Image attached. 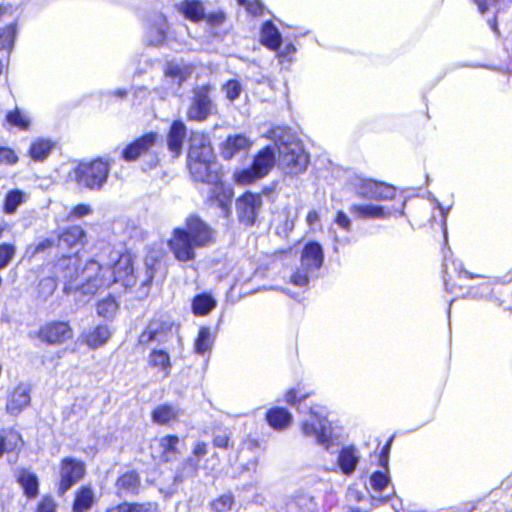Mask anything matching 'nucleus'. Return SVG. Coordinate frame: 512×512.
I'll return each mask as SVG.
<instances>
[{"instance_id": "f257e3e1", "label": "nucleus", "mask_w": 512, "mask_h": 512, "mask_svg": "<svg viewBox=\"0 0 512 512\" xmlns=\"http://www.w3.org/2000/svg\"><path fill=\"white\" fill-rule=\"evenodd\" d=\"M308 396L309 393L303 392L300 387H294L285 393L284 400L297 407L301 416L299 429L302 437L332 453L334 446L339 445V436L334 433L327 408L317 403L308 405Z\"/></svg>"}, {"instance_id": "f03ea898", "label": "nucleus", "mask_w": 512, "mask_h": 512, "mask_svg": "<svg viewBox=\"0 0 512 512\" xmlns=\"http://www.w3.org/2000/svg\"><path fill=\"white\" fill-rule=\"evenodd\" d=\"M213 240L214 230L198 216L191 215L184 227L173 229L167 244L178 262L188 263L195 260L196 249L210 246Z\"/></svg>"}, {"instance_id": "7ed1b4c3", "label": "nucleus", "mask_w": 512, "mask_h": 512, "mask_svg": "<svg viewBox=\"0 0 512 512\" xmlns=\"http://www.w3.org/2000/svg\"><path fill=\"white\" fill-rule=\"evenodd\" d=\"M84 276L87 283L83 286L84 293L95 295L101 288H107L115 282L130 283L133 273V264L130 255H119L112 267L101 265L98 261L91 259L86 262Z\"/></svg>"}, {"instance_id": "20e7f679", "label": "nucleus", "mask_w": 512, "mask_h": 512, "mask_svg": "<svg viewBox=\"0 0 512 512\" xmlns=\"http://www.w3.org/2000/svg\"><path fill=\"white\" fill-rule=\"evenodd\" d=\"M271 138L275 140L279 154L278 163L282 170L291 175H297L306 170L309 157L299 140L283 128L273 129Z\"/></svg>"}, {"instance_id": "39448f33", "label": "nucleus", "mask_w": 512, "mask_h": 512, "mask_svg": "<svg viewBox=\"0 0 512 512\" xmlns=\"http://www.w3.org/2000/svg\"><path fill=\"white\" fill-rule=\"evenodd\" d=\"M111 159L97 158L79 163L69 177L79 188L99 191L106 184L111 168Z\"/></svg>"}, {"instance_id": "423d86ee", "label": "nucleus", "mask_w": 512, "mask_h": 512, "mask_svg": "<svg viewBox=\"0 0 512 512\" xmlns=\"http://www.w3.org/2000/svg\"><path fill=\"white\" fill-rule=\"evenodd\" d=\"M57 277L64 281L63 292L66 295L73 294L78 305H84L94 296L82 291L87 283L84 276L86 265L79 271L77 259L73 257H62L55 265Z\"/></svg>"}, {"instance_id": "0eeeda50", "label": "nucleus", "mask_w": 512, "mask_h": 512, "mask_svg": "<svg viewBox=\"0 0 512 512\" xmlns=\"http://www.w3.org/2000/svg\"><path fill=\"white\" fill-rule=\"evenodd\" d=\"M323 261L322 246L314 241L306 243L301 252L300 266L290 276L289 282L297 287H307L311 279L318 277Z\"/></svg>"}, {"instance_id": "6e6552de", "label": "nucleus", "mask_w": 512, "mask_h": 512, "mask_svg": "<svg viewBox=\"0 0 512 512\" xmlns=\"http://www.w3.org/2000/svg\"><path fill=\"white\" fill-rule=\"evenodd\" d=\"M188 167L192 178L196 182L211 186L221 178V168L215 161L213 150L204 148V153H188Z\"/></svg>"}, {"instance_id": "1a4fd4ad", "label": "nucleus", "mask_w": 512, "mask_h": 512, "mask_svg": "<svg viewBox=\"0 0 512 512\" xmlns=\"http://www.w3.org/2000/svg\"><path fill=\"white\" fill-rule=\"evenodd\" d=\"M213 88L210 84L196 86L191 91L186 115L191 121L204 122L216 113L217 106L212 98Z\"/></svg>"}, {"instance_id": "9d476101", "label": "nucleus", "mask_w": 512, "mask_h": 512, "mask_svg": "<svg viewBox=\"0 0 512 512\" xmlns=\"http://www.w3.org/2000/svg\"><path fill=\"white\" fill-rule=\"evenodd\" d=\"M348 186L359 197L369 200H391L396 194V190L392 185L367 179L359 175L351 176L348 180Z\"/></svg>"}, {"instance_id": "9b49d317", "label": "nucleus", "mask_w": 512, "mask_h": 512, "mask_svg": "<svg viewBox=\"0 0 512 512\" xmlns=\"http://www.w3.org/2000/svg\"><path fill=\"white\" fill-rule=\"evenodd\" d=\"M178 328L173 323L160 319H153L145 330L139 335L138 343L143 347L166 348V345L174 338Z\"/></svg>"}, {"instance_id": "f8f14e48", "label": "nucleus", "mask_w": 512, "mask_h": 512, "mask_svg": "<svg viewBox=\"0 0 512 512\" xmlns=\"http://www.w3.org/2000/svg\"><path fill=\"white\" fill-rule=\"evenodd\" d=\"M276 162L273 147L267 146L255 156L250 168L243 169L235 175L239 184L247 185L265 177Z\"/></svg>"}, {"instance_id": "ddd939ff", "label": "nucleus", "mask_w": 512, "mask_h": 512, "mask_svg": "<svg viewBox=\"0 0 512 512\" xmlns=\"http://www.w3.org/2000/svg\"><path fill=\"white\" fill-rule=\"evenodd\" d=\"M194 67L183 61H170L163 68V83L173 92L178 91L192 75Z\"/></svg>"}, {"instance_id": "4468645a", "label": "nucleus", "mask_w": 512, "mask_h": 512, "mask_svg": "<svg viewBox=\"0 0 512 512\" xmlns=\"http://www.w3.org/2000/svg\"><path fill=\"white\" fill-rule=\"evenodd\" d=\"M360 462V452L354 445L342 446L338 451L335 462L324 467L327 472L340 471L345 476H351Z\"/></svg>"}, {"instance_id": "2eb2a0df", "label": "nucleus", "mask_w": 512, "mask_h": 512, "mask_svg": "<svg viewBox=\"0 0 512 512\" xmlns=\"http://www.w3.org/2000/svg\"><path fill=\"white\" fill-rule=\"evenodd\" d=\"M262 207V197L260 194L247 192L243 194L236 202V210L239 222L246 226H252Z\"/></svg>"}, {"instance_id": "dca6fc26", "label": "nucleus", "mask_w": 512, "mask_h": 512, "mask_svg": "<svg viewBox=\"0 0 512 512\" xmlns=\"http://www.w3.org/2000/svg\"><path fill=\"white\" fill-rule=\"evenodd\" d=\"M85 465L82 461L66 457L61 461L59 492L66 493L74 484L83 478Z\"/></svg>"}, {"instance_id": "f3484780", "label": "nucleus", "mask_w": 512, "mask_h": 512, "mask_svg": "<svg viewBox=\"0 0 512 512\" xmlns=\"http://www.w3.org/2000/svg\"><path fill=\"white\" fill-rule=\"evenodd\" d=\"M405 202L400 203L398 208L386 209L384 206L375 204H353L350 206V213L362 220L386 219L395 215L397 212L399 216L404 215Z\"/></svg>"}, {"instance_id": "a211bd4d", "label": "nucleus", "mask_w": 512, "mask_h": 512, "mask_svg": "<svg viewBox=\"0 0 512 512\" xmlns=\"http://www.w3.org/2000/svg\"><path fill=\"white\" fill-rule=\"evenodd\" d=\"M159 135L156 132H149L128 144L121 152V158L126 162L136 161L148 153L158 142Z\"/></svg>"}, {"instance_id": "6ab92c4d", "label": "nucleus", "mask_w": 512, "mask_h": 512, "mask_svg": "<svg viewBox=\"0 0 512 512\" xmlns=\"http://www.w3.org/2000/svg\"><path fill=\"white\" fill-rule=\"evenodd\" d=\"M73 337V331L68 322L52 321L43 325L39 330V338L48 344H61Z\"/></svg>"}, {"instance_id": "aec40b11", "label": "nucleus", "mask_w": 512, "mask_h": 512, "mask_svg": "<svg viewBox=\"0 0 512 512\" xmlns=\"http://www.w3.org/2000/svg\"><path fill=\"white\" fill-rule=\"evenodd\" d=\"M169 25L166 17L162 13L153 14L149 18V27L146 32V41L148 45L159 47L166 43L168 39Z\"/></svg>"}, {"instance_id": "412c9836", "label": "nucleus", "mask_w": 512, "mask_h": 512, "mask_svg": "<svg viewBox=\"0 0 512 512\" xmlns=\"http://www.w3.org/2000/svg\"><path fill=\"white\" fill-rule=\"evenodd\" d=\"M496 280V278H482L480 283L469 288L468 296L473 299L488 300L496 307H500L504 301L501 299L500 293L494 289Z\"/></svg>"}, {"instance_id": "4be33fe9", "label": "nucleus", "mask_w": 512, "mask_h": 512, "mask_svg": "<svg viewBox=\"0 0 512 512\" xmlns=\"http://www.w3.org/2000/svg\"><path fill=\"white\" fill-rule=\"evenodd\" d=\"M187 137V128L183 121L172 122L167 134V147L173 157H179L182 153L184 141Z\"/></svg>"}, {"instance_id": "5701e85b", "label": "nucleus", "mask_w": 512, "mask_h": 512, "mask_svg": "<svg viewBox=\"0 0 512 512\" xmlns=\"http://www.w3.org/2000/svg\"><path fill=\"white\" fill-rule=\"evenodd\" d=\"M147 364L154 369L163 378H168L172 371V362L170 354L166 348H152L147 357Z\"/></svg>"}, {"instance_id": "b1692460", "label": "nucleus", "mask_w": 512, "mask_h": 512, "mask_svg": "<svg viewBox=\"0 0 512 512\" xmlns=\"http://www.w3.org/2000/svg\"><path fill=\"white\" fill-rule=\"evenodd\" d=\"M209 197L215 201L222 210L224 216L228 217L231 213V203L233 191L229 186L224 185L221 178L215 184L209 186Z\"/></svg>"}, {"instance_id": "393cba45", "label": "nucleus", "mask_w": 512, "mask_h": 512, "mask_svg": "<svg viewBox=\"0 0 512 512\" xmlns=\"http://www.w3.org/2000/svg\"><path fill=\"white\" fill-rule=\"evenodd\" d=\"M251 144L250 139L243 134L228 136L222 144V156L229 160L239 153L247 152Z\"/></svg>"}, {"instance_id": "a878e982", "label": "nucleus", "mask_w": 512, "mask_h": 512, "mask_svg": "<svg viewBox=\"0 0 512 512\" xmlns=\"http://www.w3.org/2000/svg\"><path fill=\"white\" fill-rule=\"evenodd\" d=\"M30 391L27 385L20 384L10 395L6 409L12 415L19 414L23 408L30 404Z\"/></svg>"}, {"instance_id": "bb28decb", "label": "nucleus", "mask_w": 512, "mask_h": 512, "mask_svg": "<svg viewBox=\"0 0 512 512\" xmlns=\"http://www.w3.org/2000/svg\"><path fill=\"white\" fill-rule=\"evenodd\" d=\"M85 231L80 226L65 229L58 238V246L62 249H79L84 245Z\"/></svg>"}, {"instance_id": "cd10ccee", "label": "nucleus", "mask_w": 512, "mask_h": 512, "mask_svg": "<svg viewBox=\"0 0 512 512\" xmlns=\"http://www.w3.org/2000/svg\"><path fill=\"white\" fill-rule=\"evenodd\" d=\"M179 438L174 435H168L158 441V447L154 449L153 457L162 462H169L176 458L177 449L176 445Z\"/></svg>"}, {"instance_id": "c85d7f7f", "label": "nucleus", "mask_w": 512, "mask_h": 512, "mask_svg": "<svg viewBox=\"0 0 512 512\" xmlns=\"http://www.w3.org/2000/svg\"><path fill=\"white\" fill-rule=\"evenodd\" d=\"M260 41L270 50L276 51L280 48L282 36L278 28L271 21H266L262 24Z\"/></svg>"}, {"instance_id": "c756f323", "label": "nucleus", "mask_w": 512, "mask_h": 512, "mask_svg": "<svg viewBox=\"0 0 512 512\" xmlns=\"http://www.w3.org/2000/svg\"><path fill=\"white\" fill-rule=\"evenodd\" d=\"M117 494L120 497L136 494L140 488V478L135 471H128L121 475L116 482Z\"/></svg>"}, {"instance_id": "7c9ffc66", "label": "nucleus", "mask_w": 512, "mask_h": 512, "mask_svg": "<svg viewBox=\"0 0 512 512\" xmlns=\"http://www.w3.org/2000/svg\"><path fill=\"white\" fill-rule=\"evenodd\" d=\"M268 424L275 430H285L292 423V414L283 407H273L266 412Z\"/></svg>"}, {"instance_id": "2f4dec72", "label": "nucleus", "mask_w": 512, "mask_h": 512, "mask_svg": "<svg viewBox=\"0 0 512 512\" xmlns=\"http://www.w3.org/2000/svg\"><path fill=\"white\" fill-rule=\"evenodd\" d=\"M179 12L192 22L204 20L205 9L200 0H184L178 5Z\"/></svg>"}, {"instance_id": "473e14b6", "label": "nucleus", "mask_w": 512, "mask_h": 512, "mask_svg": "<svg viewBox=\"0 0 512 512\" xmlns=\"http://www.w3.org/2000/svg\"><path fill=\"white\" fill-rule=\"evenodd\" d=\"M5 121L11 128L19 131H28L31 127V115L29 112L15 107L6 113Z\"/></svg>"}, {"instance_id": "72a5a7b5", "label": "nucleus", "mask_w": 512, "mask_h": 512, "mask_svg": "<svg viewBox=\"0 0 512 512\" xmlns=\"http://www.w3.org/2000/svg\"><path fill=\"white\" fill-rule=\"evenodd\" d=\"M370 486L374 493L386 500L393 493V489H390V479L387 471H375L370 477Z\"/></svg>"}, {"instance_id": "f704fd0d", "label": "nucleus", "mask_w": 512, "mask_h": 512, "mask_svg": "<svg viewBox=\"0 0 512 512\" xmlns=\"http://www.w3.org/2000/svg\"><path fill=\"white\" fill-rule=\"evenodd\" d=\"M216 304L215 298L210 293H200L192 299L191 308L194 315L206 316L216 307Z\"/></svg>"}, {"instance_id": "c9c22d12", "label": "nucleus", "mask_w": 512, "mask_h": 512, "mask_svg": "<svg viewBox=\"0 0 512 512\" xmlns=\"http://www.w3.org/2000/svg\"><path fill=\"white\" fill-rule=\"evenodd\" d=\"M17 481L28 498H35L39 492V482L36 474L22 469L17 474Z\"/></svg>"}, {"instance_id": "e433bc0d", "label": "nucleus", "mask_w": 512, "mask_h": 512, "mask_svg": "<svg viewBox=\"0 0 512 512\" xmlns=\"http://www.w3.org/2000/svg\"><path fill=\"white\" fill-rule=\"evenodd\" d=\"M95 501V494L90 486L81 487L75 496L73 511L86 512L89 510Z\"/></svg>"}, {"instance_id": "4c0bfd02", "label": "nucleus", "mask_w": 512, "mask_h": 512, "mask_svg": "<svg viewBox=\"0 0 512 512\" xmlns=\"http://www.w3.org/2000/svg\"><path fill=\"white\" fill-rule=\"evenodd\" d=\"M111 336L106 325H98L92 331L84 335L86 344L91 348H98L105 344Z\"/></svg>"}, {"instance_id": "58836bf2", "label": "nucleus", "mask_w": 512, "mask_h": 512, "mask_svg": "<svg viewBox=\"0 0 512 512\" xmlns=\"http://www.w3.org/2000/svg\"><path fill=\"white\" fill-rule=\"evenodd\" d=\"M22 443L21 435L14 430L0 431V457L5 452L16 450Z\"/></svg>"}, {"instance_id": "ea45409f", "label": "nucleus", "mask_w": 512, "mask_h": 512, "mask_svg": "<svg viewBox=\"0 0 512 512\" xmlns=\"http://www.w3.org/2000/svg\"><path fill=\"white\" fill-rule=\"evenodd\" d=\"M29 198V194L26 192L14 189L10 190L4 200L3 210L6 214H14L17 208L25 203Z\"/></svg>"}, {"instance_id": "a19ab883", "label": "nucleus", "mask_w": 512, "mask_h": 512, "mask_svg": "<svg viewBox=\"0 0 512 512\" xmlns=\"http://www.w3.org/2000/svg\"><path fill=\"white\" fill-rule=\"evenodd\" d=\"M54 144L48 139L39 138L32 142L29 154L35 161H43L51 153Z\"/></svg>"}, {"instance_id": "79ce46f5", "label": "nucleus", "mask_w": 512, "mask_h": 512, "mask_svg": "<svg viewBox=\"0 0 512 512\" xmlns=\"http://www.w3.org/2000/svg\"><path fill=\"white\" fill-rule=\"evenodd\" d=\"M214 343V335L209 327H201L194 342V351L203 355L210 351Z\"/></svg>"}, {"instance_id": "37998d69", "label": "nucleus", "mask_w": 512, "mask_h": 512, "mask_svg": "<svg viewBox=\"0 0 512 512\" xmlns=\"http://www.w3.org/2000/svg\"><path fill=\"white\" fill-rule=\"evenodd\" d=\"M312 498L304 493L293 496L286 503L287 512H312Z\"/></svg>"}, {"instance_id": "c03bdc74", "label": "nucleus", "mask_w": 512, "mask_h": 512, "mask_svg": "<svg viewBox=\"0 0 512 512\" xmlns=\"http://www.w3.org/2000/svg\"><path fill=\"white\" fill-rule=\"evenodd\" d=\"M177 411L173 406L163 404L156 407L152 412V419L158 424H167L175 419Z\"/></svg>"}, {"instance_id": "a18cd8bd", "label": "nucleus", "mask_w": 512, "mask_h": 512, "mask_svg": "<svg viewBox=\"0 0 512 512\" xmlns=\"http://www.w3.org/2000/svg\"><path fill=\"white\" fill-rule=\"evenodd\" d=\"M118 310V303L115 298L108 296L97 304V313L105 319H112Z\"/></svg>"}, {"instance_id": "49530a36", "label": "nucleus", "mask_w": 512, "mask_h": 512, "mask_svg": "<svg viewBox=\"0 0 512 512\" xmlns=\"http://www.w3.org/2000/svg\"><path fill=\"white\" fill-rule=\"evenodd\" d=\"M235 504V497L232 493H225L211 501L210 508L213 512L230 511Z\"/></svg>"}, {"instance_id": "de8ad7c7", "label": "nucleus", "mask_w": 512, "mask_h": 512, "mask_svg": "<svg viewBox=\"0 0 512 512\" xmlns=\"http://www.w3.org/2000/svg\"><path fill=\"white\" fill-rule=\"evenodd\" d=\"M204 148L212 150L209 137L200 132H193L190 137L189 153H192L193 150H195V152L198 154L201 152L204 153Z\"/></svg>"}, {"instance_id": "09e8293b", "label": "nucleus", "mask_w": 512, "mask_h": 512, "mask_svg": "<svg viewBox=\"0 0 512 512\" xmlns=\"http://www.w3.org/2000/svg\"><path fill=\"white\" fill-rule=\"evenodd\" d=\"M57 288V281L53 277L42 278L38 284L37 291L38 297L46 301L53 295Z\"/></svg>"}, {"instance_id": "8fccbe9b", "label": "nucleus", "mask_w": 512, "mask_h": 512, "mask_svg": "<svg viewBox=\"0 0 512 512\" xmlns=\"http://www.w3.org/2000/svg\"><path fill=\"white\" fill-rule=\"evenodd\" d=\"M15 35V24L0 28V50H11L14 44Z\"/></svg>"}, {"instance_id": "3c124183", "label": "nucleus", "mask_w": 512, "mask_h": 512, "mask_svg": "<svg viewBox=\"0 0 512 512\" xmlns=\"http://www.w3.org/2000/svg\"><path fill=\"white\" fill-rule=\"evenodd\" d=\"M277 51V58L280 65L283 68H287L293 63L297 49L294 44L288 43L282 49L279 48Z\"/></svg>"}, {"instance_id": "603ef678", "label": "nucleus", "mask_w": 512, "mask_h": 512, "mask_svg": "<svg viewBox=\"0 0 512 512\" xmlns=\"http://www.w3.org/2000/svg\"><path fill=\"white\" fill-rule=\"evenodd\" d=\"M16 247L11 243L0 244V270L5 269L14 258Z\"/></svg>"}, {"instance_id": "864d4df0", "label": "nucleus", "mask_w": 512, "mask_h": 512, "mask_svg": "<svg viewBox=\"0 0 512 512\" xmlns=\"http://www.w3.org/2000/svg\"><path fill=\"white\" fill-rule=\"evenodd\" d=\"M204 20L210 28L221 26L226 20V14L222 10H217L205 14Z\"/></svg>"}, {"instance_id": "5fc2aeb1", "label": "nucleus", "mask_w": 512, "mask_h": 512, "mask_svg": "<svg viewBox=\"0 0 512 512\" xmlns=\"http://www.w3.org/2000/svg\"><path fill=\"white\" fill-rule=\"evenodd\" d=\"M19 158L16 152L9 147H0V164L14 165Z\"/></svg>"}, {"instance_id": "6e6d98bb", "label": "nucleus", "mask_w": 512, "mask_h": 512, "mask_svg": "<svg viewBox=\"0 0 512 512\" xmlns=\"http://www.w3.org/2000/svg\"><path fill=\"white\" fill-rule=\"evenodd\" d=\"M230 101L237 99L241 93V85L237 80H229L223 87Z\"/></svg>"}, {"instance_id": "4d7b16f0", "label": "nucleus", "mask_w": 512, "mask_h": 512, "mask_svg": "<svg viewBox=\"0 0 512 512\" xmlns=\"http://www.w3.org/2000/svg\"><path fill=\"white\" fill-rule=\"evenodd\" d=\"M92 213V208L88 204H78L71 209L68 219H80Z\"/></svg>"}, {"instance_id": "13d9d810", "label": "nucleus", "mask_w": 512, "mask_h": 512, "mask_svg": "<svg viewBox=\"0 0 512 512\" xmlns=\"http://www.w3.org/2000/svg\"><path fill=\"white\" fill-rule=\"evenodd\" d=\"M334 222L345 232H350L352 226L351 220L343 211L337 212Z\"/></svg>"}, {"instance_id": "bf43d9fd", "label": "nucleus", "mask_w": 512, "mask_h": 512, "mask_svg": "<svg viewBox=\"0 0 512 512\" xmlns=\"http://www.w3.org/2000/svg\"><path fill=\"white\" fill-rule=\"evenodd\" d=\"M56 505L51 497H43L37 506V512H55Z\"/></svg>"}, {"instance_id": "052dcab7", "label": "nucleus", "mask_w": 512, "mask_h": 512, "mask_svg": "<svg viewBox=\"0 0 512 512\" xmlns=\"http://www.w3.org/2000/svg\"><path fill=\"white\" fill-rule=\"evenodd\" d=\"M54 245V241L52 239H44L40 241L33 249L31 256H35L38 253L44 252Z\"/></svg>"}, {"instance_id": "680f3d73", "label": "nucleus", "mask_w": 512, "mask_h": 512, "mask_svg": "<svg viewBox=\"0 0 512 512\" xmlns=\"http://www.w3.org/2000/svg\"><path fill=\"white\" fill-rule=\"evenodd\" d=\"M133 512H158L156 503L132 504Z\"/></svg>"}, {"instance_id": "e2e57ef3", "label": "nucleus", "mask_w": 512, "mask_h": 512, "mask_svg": "<svg viewBox=\"0 0 512 512\" xmlns=\"http://www.w3.org/2000/svg\"><path fill=\"white\" fill-rule=\"evenodd\" d=\"M263 5L262 3L259 1V0H252L250 1L248 4H247V8L246 10L254 15V16H258V15H261L262 12H263Z\"/></svg>"}, {"instance_id": "0e129e2a", "label": "nucleus", "mask_w": 512, "mask_h": 512, "mask_svg": "<svg viewBox=\"0 0 512 512\" xmlns=\"http://www.w3.org/2000/svg\"><path fill=\"white\" fill-rule=\"evenodd\" d=\"M185 469L187 471H185L181 474L182 477H188V476L195 475L197 472V469H198V461H196L192 458L188 459L185 463Z\"/></svg>"}, {"instance_id": "69168bd1", "label": "nucleus", "mask_w": 512, "mask_h": 512, "mask_svg": "<svg viewBox=\"0 0 512 512\" xmlns=\"http://www.w3.org/2000/svg\"><path fill=\"white\" fill-rule=\"evenodd\" d=\"M481 14H484L490 7L496 6L499 0H473Z\"/></svg>"}, {"instance_id": "338daca9", "label": "nucleus", "mask_w": 512, "mask_h": 512, "mask_svg": "<svg viewBox=\"0 0 512 512\" xmlns=\"http://www.w3.org/2000/svg\"><path fill=\"white\" fill-rule=\"evenodd\" d=\"M213 444L218 448H227L229 445V437L226 433L217 434L214 436Z\"/></svg>"}, {"instance_id": "774afa93", "label": "nucleus", "mask_w": 512, "mask_h": 512, "mask_svg": "<svg viewBox=\"0 0 512 512\" xmlns=\"http://www.w3.org/2000/svg\"><path fill=\"white\" fill-rule=\"evenodd\" d=\"M107 512H133V505L129 503H122L116 507H112Z\"/></svg>"}]
</instances>
